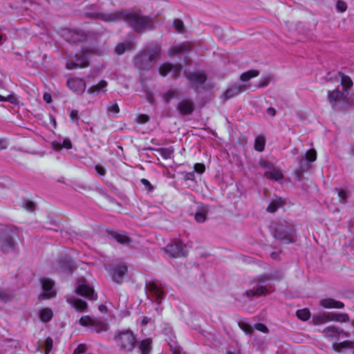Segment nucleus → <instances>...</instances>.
I'll return each instance as SVG.
<instances>
[{"instance_id": "obj_1", "label": "nucleus", "mask_w": 354, "mask_h": 354, "mask_svg": "<svg viewBox=\"0 0 354 354\" xmlns=\"http://www.w3.org/2000/svg\"><path fill=\"white\" fill-rule=\"evenodd\" d=\"M88 15L99 18L105 22L118 21L124 19L133 31L137 33L151 31L156 28L153 18L146 15H141L133 11L121 10L108 14L99 12L88 14Z\"/></svg>"}, {"instance_id": "obj_2", "label": "nucleus", "mask_w": 354, "mask_h": 354, "mask_svg": "<svg viewBox=\"0 0 354 354\" xmlns=\"http://www.w3.org/2000/svg\"><path fill=\"white\" fill-rule=\"evenodd\" d=\"M161 58V48L156 45H151L149 48L140 52L134 57V64L140 72L149 71Z\"/></svg>"}, {"instance_id": "obj_3", "label": "nucleus", "mask_w": 354, "mask_h": 354, "mask_svg": "<svg viewBox=\"0 0 354 354\" xmlns=\"http://www.w3.org/2000/svg\"><path fill=\"white\" fill-rule=\"evenodd\" d=\"M281 277L282 274L279 272L258 275L253 279L252 283H251V284L254 283V286L251 289L245 291L244 295L248 298L268 295L270 291L267 287L268 282L272 280H279Z\"/></svg>"}, {"instance_id": "obj_4", "label": "nucleus", "mask_w": 354, "mask_h": 354, "mask_svg": "<svg viewBox=\"0 0 354 354\" xmlns=\"http://www.w3.org/2000/svg\"><path fill=\"white\" fill-rule=\"evenodd\" d=\"M272 234L284 243H294L297 240L296 230L289 221L280 220L273 224Z\"/></svg>"}, {"instance_id": "obj_5", "label": "nucleus", "mask_w": 354, "mask_h": 354, "mask_svg": "<svg viewBox=\"0 0 354 354\" xmlns=\"http://www.w3.org/2000/svg\"><path fill=\"white\" fill-rule=\"evenodd\" d=\"M113 339L119 351L122 353L131 352L136 345V335L130 329L115 331Z\"/></svg>"}, {"instance_id": "obj_6", "label": "nucleus", "mask_w": 354, "mask_h": 354, "mask_svg": "<svg viewBox=\"0 0 354 354\" xmlns=\"http://www.w3.org/2000/svg\"><path fill=\"white\" fill-rule=\"evenodd\" d=\"M75 290L77 295L90 301L97 299V294L94 290L93 285L84 277H80L76 279Z\"/></svg>"}, {"instance_id": "obj_7", "label": "nucleus", "mask_w": 354, "mask_h": 354, "mask_svg": "<svg viewBox=\"0 0 354 354\" xmlns=\"http://www.w3.org/2000/svg\"><path fill=\"white\" fill-rule=\"evenodd\" d=\"M16 248L15 234L8 229L0 232V250L3 253L15 251Z\"/></svg>"}, {"instance_id": "obj_8", "label": "nucleus", "mask_w": 354, "mask_h": 354, "mask_svg": "<svg viewBox=\"0 0 354 354\" xmlns=\"http://www.w3.org/2000/svg\"><path fill=\"white\" fill-rule=\"evenodd\" d=\"M163 250L172 258L185 257L187 255L186 245L179 241L171 242Z\"/></svg>"}, {"instance_id": "obj_9", "label": "nucleus", "mask_w": 354, "mask_h": 354, "mask_svg": "<svg viewBox=\"0 0 354 354\" xmlns=\"http://www.w3.org/2000/svg\"><path fill=\"white\" fill-rule=\"evenodd\" d=\"M146 288L149 291L151 297L156 299L158 304H161L162 299L165 297V286L157 281H149L146 283Z\"/></svg>"}, {"instance_id": "obj_10", "label": "nucleus", "mask_w": 354, "mask_h": 354, "mask_svg": "<svg viewBox=\"0 0 354 354\" xmlns=\"http://www.w3.org/2000/svg\"><path fill=\"white\" fill-rule=\"evenodd\" d=\"M327 99L334 110H339L343 108L346 102V95L338 89L328 91Z\"/></svg>"}, {"instance_id": "obj_11", "label": "nucleus", "mask_w": 354, "mask_h": 354, "mask_svg": "<svg viewBox=\"0 0 354 354\" xmlns=\"http://www.w3.org/2000/svg\"><path fill=\"white\" fill-rule=\"evenodd\" d=\"M183 73L196 91L207 80V75L203 72H192L184 70Z\"/></svg>"}, {"instance_id": "obj_12", "label": "nucleus", "mask_w": 354, "mask_h": 354, "mask_svg": "<svg viewBox=\"0 0 354 354\" xmlns=\"http://www.w3.org/2000/svg\"><path fill=\"white\" fill-rule=\"evenodd\" d=\"M80 324L84 326H91L92 329L96 333L107 331L109 326L106 323L93 319L90 316H83L80 319Z\"/></svg>"}, {"instance_id": "obj_13", "label": "nucleus", "mask_w": 354, "mask_h": 354, "mask_svg": "<svg viewBox=\"0 0 354 354\" xmlns=\"http://www.w3.org/2000/svg\"><path fill=\"white\" fill-rule=\"evenodd\" d=\"M182 70L181 64H172L169 62H165L159 66V73L160 75L165 77L169 73H171V76L174 80H177L180 77Z\"/></svg>"}, {"instance_id": "obj_14", "label": "nucleus", "mask_w": 354, "mask_h": 354, "mask_svg": "<svg viewBox=\"0 0 354 354\" xmlns=\"http://www.w3.org/2000/svg\"><path fill=\"white\" fill-rule=\"evenodd\" d=\"M88 66V60L86 55L82 52L80 54H76L74 58L66 63V68L68 70L75 68H85Z\"/></svg>"}, {"instance_id": "obj_15", "label": "nucleus", "mask_w": 354, "mask_h": 354, "mask_svg": "<svg viewBox=\"0 0 354 354\" xmlns=\"http://www.w3.org/2000/svg\"><path fill=\"white\" fill-rule=\"evenodd\" d=\"M195 109L194 102L188 98L181 100L176 105V110L178 114L183 117L186 115H191Z\"/></svg>"}, {"instance_id": "obj_16", "label": "nucleus", "mask_w": 354, "mask_h": 354, "mask_svg": "<svg viewBox=\"0 0 354 354\" xmlns=\"http://www.w3.org/2000/svg\"><path fill=\"white\" fill-rule=\"evenodd\" d=\"M66 85L70 90L82 94L86 89V83L83 79L77 77H70L68 79Z\"/></svg>"}, {"instance_id": "obj_17", "label": "nucleus", "mask_w": 354, "mask_h": 354, "mask_svg": "<svg viewBox=\"0 0 354 354\" xmlns=\"http://www.w3.org/2000/svg\"><path fill=\"white\" fill-rule=\"evenodd\" d=\"M317 158V152L315 149H309L306 151L305 156L299 161V167L301 172L306 171L310 167V162H314Z\"/></svg>"}, {"instance_id": "obj_18", "label": "nucleus", "mask_w": 354, "mask_h": 354, "mask_svg": "<svg viewBox=\"0 0 354 354\" xmlns=\"http://www.w3.org/2000/svg\"><path fill=\"white\" fill-rule=\"evenodd\" d=\"M66 301L77 312L83 313L88 308L87 303L76 297H67Z\"/></svg>"}, {"instance_id": "obj_19", "label": "nucleus", "mask_w": 354, "mask_h": 354, "mask_svg": "<svg viewBox=\"0 0 354 354\" xmlns=\"http://www.w3.org/2000/svg\"><path fill=\"white\" fill-rule=\"evenodd\" d=\"M250 87V84L234 85L228 88L223 93L225 100L234 97Z\"/></svg>"}, {"instance_id": "obj_20", "label": "nucleus", "mask_w": 354, "mask_h": 354, "mask_svg": "<svg viewBox=\"0 0 354 354\" xmlns=\"http://www.w3.org/2000/svg\"><path fill=\"white\" fill-rule=\"evenodd\" d=\"M127 272L128 269L126 266H115L113 268L112 280L117 283H121Z\"/></svg>"}, {"instance_id": "obj_21", "label": "nucleus", "mask_w": 354, "mask_h": 354, "mask_svg": "<svg viewBox=\"0 0 354 354\" xmlns=\"http://www.w3.org/2000/svg\"><path fill=\"white\" fill-rule=\"evenodd\" d=\"M108 235L122 245H129L132 240L125 232H118L113 230H108Z\"/></svg>"}, {"instance_id": "obj_22", "label": "nucleus", "mask_w": 354, "mask_h": 354, "mask_svg": "<svg viewBox=\"0 0 354 354\" xmlns=\"http://www.w3.org/2000/svg\"><path fill=\"white\" fill-rule=\"evenodd\" d=\"M41 284L44 292L45 298H50L55 295V292L53 289L54 282L52 280L48 278L41 279Z\"/></svg>"}, {"instance_id": "obj_23", "label": "nucleus", "mask_w": 354, "mask_h": 354, "mask_svg": "<svg viewBox=\"0 0 354 354\" xmlns=\"http://www.w3.org/2000/svg\"><path fill=\"white\" fill-rule=\"evenodd\" d=\"M320 306L325 308H343L344 304L333 298H326L320 301Z\"/></svg>"}, {"instance_id": "obj_24", "label": "nucleus", "mask_w": 354, "mask_h": 354, "mask_svg": "<svg viewBox=\"0 0 354 354\" xmlns=\"http://www.w3.org/2000/svg\"><path fill=\"white\" fill-rule=\"evenodd\" d=\"M108 83L105 80H101L98 84L89 87L87 93L92 95H97L100 92L105 93L106 92V87Z\"/></svg>"}, {"instance_id": "obj_25", "label": "nucleus", "mask_w": 354, "mask_h": 354, "mask_svg": "<svg viewBox=\"0 0 354 354\" xmlns=\"http://www.w3.org/2000/svg\"><path fill=\"white\" fill-rule=\"evenodd\" d=\"M135 44L133 41L119 43L115 48V52L118 55L123 54L127 50H131L135 48Z\"/></svg>"}, {"instance_id": "obj_26", "label": "nucleus", "mask_w": 354, "mask_h": 354, "mask_svg": "<svg viewBox=\"0 0 354 354\" xmlns=\"http://www.w3.org/2000/svg\"><path fill=\"white\" fill-rule=\"evenodd\" d=\"M187 50H189V45L187 43H183L180 45L171 47L168 50V54L172 57Z\"/></svg>"}, {"instance_id": "obj_27", "label": "nucleus", "mask_w": 354, "mask_h": 354, "mask_svg": "<svg viewBox=\"0 0 354 354\" xmlns=\"http://www.w3.org/2000/svg\"><path fill=\"white\" fill-rule=\"evenodd\" d=\"M329 321H335L338 322H348L350 318L346 313H328Z\"/></svg>"}, {"instance_id": "obj_28", "label": "nucleus", "mask_w": 354, "mask_h": 354, "mask_svg": "<svg viewBox=\"0 0 354 354\" xmlns=\"http://www.w3.org/2000/svg\"><path fill=\"white\" fill-rule=\"evenodd\" d=\"M52 148L55 151H60L62 148L66 149H72V143L69 139H64L62 142L55 141L51 143Z\"/></svg>"}, {"instance_id": "obj_29", "label": "nucleus", "mask_w": 354, "mask_h": 354, "mask_svg": "<svg viewBox=\"0 0 354 354\" xmlns=\"http://www.w3.org/2000/svg\"><path fill=\"white\" fill-rule=\"evenodd\" d=\"M151 339L146 338L142 340L139 344L138 348L141 351V354H150L151 351Z\"/></svg>"}, {"instance_id": "obj_30", "label": "nucleus", "mask_w": 354, "mask_h": 354, "mask_svg": "<svg viewBox=\"0 0 354 354\" xmlns=\"http://www.w3.org/2000/svg\"><path fill=\"white\" fill-rule=\"evenodd\" d=\"M263 176L274 180H279L283 178V176L281 171L277 169H272L270 171H266Z\"/></svg>"}, {"instance_id": "obj_31", "label": "nucleus", "mask_w": 354, "mask_h": 354, "mask_svg": "<svg viewBox=\"0 0 354 354\" xmlns=\"http://www.w3.org/2000/svg\"><path fill=\"white\" fill-rule=\"evenodd\" d=\"M208 208L207 206H202L194 215V218L198 223H203L206 221Z\"/></svg>"}, {"instance_id": "obj_32", "label": "nucleus", "mask_w": 354, "mask_h": 354, "mask_svg": "<svg viewBox=\"0 0 354 354\" xmlns=\"http://www.w3.org/2000/svg\"><path fill=\"white\" fill-rule=\"evenodd\" d=\"M333 348L335 351L340 352L343 349L354 348V342L349 340L344 341L342 342L334 344L333 345Z\"/></svg>"}, {"instance_id": "obj_33", "label": "nucleus", "mask_w": 354, "mask_h": 354, "mask_svg": "<svg viewBox=\"0 0 354 354\" xmlns=\"http://www.w3.org/2000/svg\"><path fill=\"white\" fill-rule=\"evenodd\" d=\"M67 40L71 43H79L84 40V36L82 34L74 31H69Z\"/></svg>"}, {"instance_id": "obj_34", "label": "nucleus", "mask_w": 354, "mask_h": 354, "mask_svg": "<svg viewBox=\"0 0 354 354\" xmlns=\"http://www.w3.org/2000/svg\"><path fill=\"white\" fill-rule=\"evenodd\" d=\"M149 149L158 152L164 159L170 158L171 154L174 153V149L171 147L158 149L149 148Z\"/></svg>"}, {"instance_id": "obj_35", "label": "nucleus", "mask_w": 354, "mask_h": 354, "mask_svg": "<svg viewBox=\"0 0 354 354\" xmlns=\"http://www.w3.org/2000/svg\"><path fill=\"white\" fill-rule=\"evenodd\" d=\"M329 321L328 313H321L317 315H313L312 317V322L315 325H319L326 323Z\"/></svg>"}, {"instance_id": "obj_36", "label": "nucleus", "mask_w": 354, "mask_h": 354, "mask_svg": "<svg viewBox=\"0 0 354 354\" xmlns=\"http://www.w3.org/2000/svg\"><path fill=\"white\" fill-rule=\"evenodd\" d=\"M259 75L257 70L252 69L243 73L240 76V80L243 82L249 81L251 78L255 77Z\"/></svg>"}, {"instance_id": "obj_37", "label": "nucleus", "mask_w": 354, "mask_h": 354, "mask_svg": "<svg viewBox=\"0 0 354 354\" xmlns=\"http://www.w3.org/2000/svg\"><path fill=\"white\" fill-rule=\"evenodd\" d=\"M14 293L11 290L0 289V301L8 302L14 298Z\"/></svg>"}, {"instance_id": "obj_38", "label": "nucleus", "mask_w": 354, "mask_h": 354, "mask_svg": "<svg viewBox=\"0 0 354 354\" xmlns=\"http://www.w3.org/2000/svg\"><path fill=\"white\" fill-rule=\"evenodd\" d=\"M39 317L44 322H48L53 317V311L51 309L46 308L39 312Z\"/></svg>"}, {"instance_id": "obj_39", "label": "nucleus", "mask_w": 354, "mask_h": 354, "mask_svg": "<svg viewBox=\"0 0 354 354\" xmlns=\"http://www.w3.org/2000/svg\"><path fill=\"white\" fill-rule=\"evenodd\" d=\"M266 140L263 136H257L254 141V149L257 151L261 152L265 149Z\"/></svg>"}, {"instance_id": "obj_40", "label": "nucleus", "mask_w": 354, "mask_h": 354, "mask_svg": "<svg viewBox=\"0 0 354 354\" xmlns=\"http://www.w3.org/2000/svg\"><path fill=\"white\" fill-rule=\"evenodd\" d=\"M178 91L177 89H171L167 91L163 95L164 101L166 104L169 103L171 99L178 97Z\"/></svg>"}, {"instance_id": "obj_41", "label": "nucleus", "mask_w": 354, "mask_h": 354, "mask_svg": "<svg viewBox=\"0 0 354 354\" xmlns=\"http://www.w3.org/2000/svg\"><path fill=\"white\" fill-rule=\"evenodd\" d=\"M283 204V200L279 198L276 201H272L267 207V211L270 213H274L277 209Z\"/></svg>"}, {"instance_id": "obj_42", "label": "nucleus", "mask_w": 354, "mask_h": 354, "mask_svg": "<svg viewBox=\"0 0 354 354\" xmlns=\"http://www.w3.org/2000/svg\"><path fill=\"white\" fill-rule=\"evenodd\" d=\"M296 315L299 319L306 321L310 318V313L308 308H303L298 310L296 313Z\"/></svg>"}, {"instance_id": "obj_43", "label": "nucleus", "mask_w": 354, "mask_h": 354, "mask_svg": "<svg viewBox=\"0 0 354 354\" xmlns=\"http://www.w3.org/2000/svg\"><path fill=\"white\" fill-rule=\"evenodd\" d=\"M173 26L179 33H183L185 31V25L181 19H175L173 21Z\"/></svg>"}, {"instance_id": "obj_44", "label": "nucleus", "mask_w": 354, "mask_h": 354, "mask_svg": "<svg viewBox=\"0 0 354 354\" xmlns=\"http://www.w3.org/2000/svg\"><path fill=\"white\" fill-rule=\"evenodd\" d=\"M339 75L341 77L342 84L343 85V86L351 88L353 86V82L348 76L344 75L341 72H339Z\"/></svg>"}, {"instance_id": "obj_45", "label": "nucleus", "mask_w": 354, "mask_h": 354, "mask_svg": "<svg viewBox=\"0 0 354 354\" xmlns=\"http://www.w3.org/2000/svg\"><path fill=\"white\" fill-rule=\"evenodd\" d=\"M324 333L328 334L329 336H336L337 334H339L342 333L341 330H339L337 328L334 326H328L323 330Z\"/></svg>"}, {"instance_id": "obj_46", "label": "nucleus", "mask_w": 354, "mask_h": 354, "mask_svg": "<svg viewBox=\"0 0 354 354\" xmlns=\"http://www.w3.org/2000/svg\"><path fill=\"white\" fill-rule=\"evenodd\" d=\"M22 207L28 212H32L35 211L36 208V205L34 202L31 201L26 200L25 201L23 202Z\"/></svg>"}, {"instance_id": "obj_47", "label": "nucleus", "mask_w": 354, "mask_h": 354, "mask_svg": "<svg viewBox=\"0 0 354 354\" xmlns=\"http://www.w3.org/2000/svg\"><path fill=\"white\" fill-rule=\"evenodd\" d=\"M107 112L108 113H118L120 112L119 106L116 102H110L107 105Z\"/></svg>"}, {"instance_id": "obj_48", "label": "nucleus", "mask_w": 354, "mask_h": 354, "mask_svg": "<svg viewBox=\"0 0 354 354\" xmlns=\"http://www.w3.org/2000/svg\"><path fill=\"white\" fill-rule=\"evenodd\" d=\"M53 341L51 337L46 339L44 342L45 354H48L52 350Z\"/></svg>"}, {"instance_id": "obj_49", "label": "nucleus", "mask_w": 354, "mask_h": 354, "mask_svg": "<svg viewBox=\"0 0 354 354\" xmlns=\"http://www.w3.org/2000/svg\"><path fill=\"white\" fill-rule=\"evenodd\" d=\"M259 165L261 168L268 169V171H270L274 167L273 164L271 162L266 160H263V159L260 160Z\"/></svg>"}, {"instance_id": "obj_50", "label": "nucleus", "mask_w": 354, "mask_h": 354, "mask_svg": "<svg viewBox=\"0 0 354 354\" xmlns=\"http://www.w3.org/2000/svg\"><path fill=\"white\" fill-rule=\"evenodd\" d=\"M140 183L145 187V189L147 192H152L154 189V187L151 184V183L146 178H142L140 180Z\"/></svg>"}, {"instance_id": "obj_51", "label": "nucleus", "mask_w": 354, "mask_h": 354, "mask_svg": "<svg viewBox=\"0 0 354 354\" xmlns=\"http://www.w3.org/2000/svg\"><path fill=\"white\" fill-rule=\"evenodd\" d=\"M149 120V117L145 114H140L136 118V122L139 124H145Z\"/></svg>"}, {"instance_id": "obj_52", "label": "nucleus", "mask_w": 354, "mask_h": 354, "mask_svg": "<svg viewBox=\"0 0 354 354\" xmlns=\"http://www.w3.org/2000/svg\"><path fill=\"white\" fill-rule=\"evenodd\" d=\"M336 8L339 12H343L346 10L347 5L344 1L338 0L336 4Z\"/></svg>"}, {"instance_id": "obj_53", "label": "nucleus", "mask_w": 354, "mask_h": 354, "mask_svg": "<svg viewBox=\"0 0 354 354\" xmlns=\"http://www.w3.org/2000/svg\"><path fill=\"white\" fill-rule=\"evenodd\" d=\"M194 171L198 174H203L205 170V167L203 163H196L194 167Z\"/></svg>"}, {"instance_id": "obj_54", "label": "nucleus", "mask_w": 354, "mask_h": 354, "mask_svg": "<svg viewBox=\"0 0 354 354\" xmlns=\"http://www.w3.org/2000/svg\"><path fill=\"white\" fill-rule=\"evenodd\" d=\"M86 351V346L84 344H80L73 351V354H83Z\"/></svg>"}, {"instance_id": "obj_55", "label": "nucleus", "mask_w": 354, "mask_h": 354, "mask_svg": "<svg viewBox=\"0 0 354 354\" xmlns=\"http://www.w3.org/2000/svg\"><path fill=\"white\" fill-rule=\"evenodd\" d=\"M254 328L263 333L268 332V328H267V326L264 324L261 323L255 324L254 326Z\"/></svg>"}, {"instance_id": "obj_56", "label": "nucleus", "mask_w": 354, "mask_h": 354, "mask_svg": "<svg viewBox=\"0 0 354 354\" xmlns=\"http://www.w3.org/2000/svg\"><path fill=\"white\" fill-rule=\"evenodd\" d=\"M5 102H9L13 104H17L19 102L18 98L13 94H10L6 97Z\"/></svg>"}, {"instance_id": "obj_57", "label": "nucleus", "mask_w": 354, "mask_h": 354, "mask_svg": "<svg viewBox=\"0 0 354 354\" xmlns=\"http://www.w3.org/2000/svg\"><path fill=\"white\" fill-rule=\"evenodd\" d=\"M338 193V196L341 201H346L348 197V192L344 189L338 190L336 189Z\"/></svg>"}, {"instance_id": "obj_58", "label": "nucleus", "mask_w": 354, "mask_h": 354, "mask_svg": "<svg viewBox=\"0 0 354 354\" xmlns=\"http://www.w3.org/2000/svg\"><path fill=\"white\" fill-rule=\"evenodd\" d=\"M95 169L96 171V172L100 175V176H104L106 174V169L105 168L102 166V165H97L95 167Z\"/></svg>"}, {"instance_id": "obj_59", "label": "nucleus", "mask_w": 354, "mask_h": 354, "mask_svg": "<svg viewBox=\"0 0 354 354\" xmlns=\"http://www.w3.org/2000/svg\"><path fill=\"white\" fill-rule=\"evenodd\" d=\"M270 81V77H265V78L262 79V80L259 82V84H258V87H259V88H263V87L267 86H268V84H269Z\"/></svg>"}, {"instance_id": "obj_60", "label": "nucleus", "mask_w": 354, "mask_h": 354, "mask_svg": "<svg viewBox=\"0 0 354 354\" xmlns=\"http://www.w3.org/2000/svg\"><path fill=\"white\" fill-rule=\"evenodd\" d=\"M70 118L71 121L77 122L78 121V111L72 110L70 113Z\"/></svg>"}, {"instance_id": "obj_61", "label": "nucleus", "mask_w": 354, "mask_h": 354, "mask_svg": "<svg viewBox=\"0 0 354 354\" xmlns=\"http://www.w3.org/2000/svg\"><path fill=\"white\" fill-rule=\"evenodd\" d=\"M194 178H195V172L194 171H191V172H187L184 176V180L185 181L194 180Z\"/></svg>"}, {"instance_id": "obj_62", "label": "nucleus", "mask_w": 354, "mask_h": 354, "mask_svg": "<svg viewBox=\"0 0 354 354\" xmlns=\"http://www.w3.org/2000/svg\"><path fill=\"white\" fill-rule=\"evenodd\" d=\"M240 327L246 333L252 332V327L248 324H244L243 325H241L239 324Z\"/></svg>"}, {"instance_id": "obj_63", "label": "nucleus", "mask_w": 354, "mask_h": 354, "mask_svg": "<svg viewBox=\"0 0 354 354\" xmlns=\"http://www.w3.org/2000/svg\"><path fill=\"white\" fill-rule=\"evenodd\" d=\"M43 98H44V100L46 103H50L51 102V100H52L51 95L50 93H45L44 94Z\"/></svg>"}, {"instance_id": "obj_64", "label": "nucleus", "mask_w": 354, "mask_h": 354, "mask_svg": "<svg viewBox=\"0 0 354 354\" xmlns=\"http://www.w3.org/2000/svg\"><path fill=\"white\" fill-rule=\"evenodd\" d=\"M267 113L272 117H274L276 115V111L272 107H269L267 109Z\"/></svg>"}]
</instances>
